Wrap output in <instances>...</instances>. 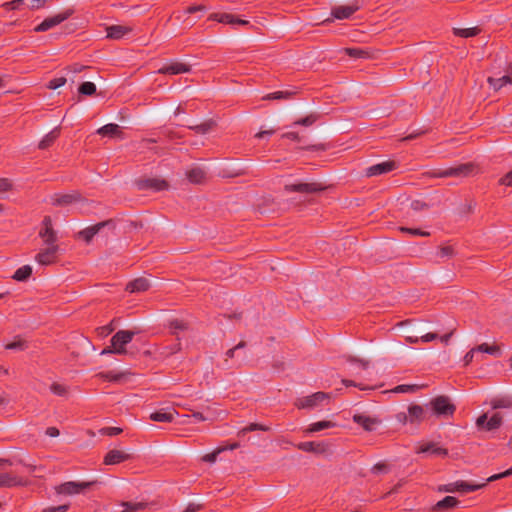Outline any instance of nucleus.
Segmentation results:
<instances>
[{"instance_id": "c9c22d12", "label": "nucleus", "mask_w": 512, "mask_h": 512, "mask_svg": "<svg viewBox=\"0 0 512 512\" xmlns=\"http://www.w3.org/2000/svg\"><path fill=\"white\" fill-rule=\"evenodd\" d=\"M481 29L479 27L472 28H453V34L462 38L475 37L480 34Z\"/></svg>"}, {"instance_id": "774afa93", "label": "nucleus", "mask_w": 512, "mask_h": 512, "mask_svg": "<svg viewBox=\"0 0 512 512\" xmlns=\"http://www.w3.org/2000/svg\"><path fill=\"white\" fill-rule=\"evenodd\" d=\"M500 183L512 187V170L500 179Z\"/></svg>"}, {"instance_id": "dca6fc26", "label": "nucleus", "mask_w": 512, "mask_h": 512, "mask_svg": "<svg viewBox=\"0 0 512 512\" xmlns=\"http://www.w3.org/2000/svg\"><path fill=\"white\" fill-rule=\"evenodd\" d=\"M484 485L485 484L472 485L467 482L460 481V482H454V483L440 486L439 490L442 492H449V493H453L456 491L468 492V491H475V490L483 487Z\"/></svg>"}, {"instance_id": "f704fd0d", "label": "nucleus", "mask_w": 512, "mask_h": 512, "mask_svg": "<svg viewBox=\"0 0 512 512\" xmlns=\"http://www.w3.org/2000/svg\"><path fill=\"white\" fill-rule=\"evenodd\" d=\"M335 426H336V424L334 422L323 420V421H319V422L310 424L308 426V428L305 430V433L306 434L315 433V432H319L324 429L333 428Z\"/></svg>"}, {"instance_id": "f3484780", "label": "nucleus", "mask_w": 512, "mask_h": 512, "mask_svg": "<svg viewBox=\"0 0 512 512\" xmlns=\"http://www.w3.org/2000/svg\"><path fill=\"white\" fill-rule=\"evenodd\" d=\"M48 247L36 255V261L41 265H49L54 262L55 255L58 251V246L47 244Z\"/></svg>"}, {"instance_id": "4be33fe9", "label": "nucleus", "mask_w": 512, "mask_h": 512, "mask_svg": "<svg viewBox=\"0 0 512 512\" xmlns=\"http://www.w3.org/2000/svg\"><path fill=\"white\" fill-rule=\"evenodd\" d=\"M244 347H245V342L241 341L235 347H233L232 349H229L226 352V359L224 361V367L225 368L229 369V368H232V367H235V366H240L242 364V362L245 360V357L239 358V356H237V359L235 361H233L232 363H229V359L230 358H234L236 356V353L240 349H243Z\"/></svg>"}, {"instance_id": "aec40b11", "label": "nucleus", "mask_w": 512, "mask_h": 512, "mask_svg": "<svg viewBox=\"0 0 512 512\" xmlns=\"http://www.w3.org/2000/svg\"><path fill=\"white\" fill-rule=\"evenodd\" d=\"M178 415V412L175 409L167 408L160 409L150 414L149 418L155 422H172L174 417Z\"/></svg>"}, {"instance_id": "5fc2aeb1", "label": "nucleus", "mask_w": 512, "mask_h": 512, "mask_svg": "<svg viewBox=\"0 0 512 512\" xmlns=\"http://www.w3.org/2000/svg\"><path fill=\"white\" fill-rule=\"evenodd\" d=\"M493 409L508 408L511 406V402L506 399H495L491 402Z\"/></svg>"}, {"instance_id": "680f3d73", "label": "nucleus", "mask_w": 512, "mask_h": 512, "mask_svg": "<svg viewBox=\"0 0 512 512\" xmlns=\"http://www.w3.org/2000/svg\"><path fill=\"white\" fill-rule=\"evenodd\" d=\"M454 254V250L451 246H443L439 250L440 257H451Z\"/></svg>"}, {"instance_id": "864d4df0", "label": "nucleus", "mask_w": 512, "mask_h": 512, "mask_svg": "<svg viewBox=\"0 0 512 512\" xmlns=\"http://www.w3.org/2000/svg\"><path fill=\"white\" fill-rule=\"evenodd\" d=\"M418 389L417 385H399L394 388V392L396 393H409L414 392Z\"/></svg>"}, {"instance_id": "393cba45", "label": "nucleus", "mask_w": 512, "mask_h": 512, "mask_svg": "<svg viewBox=\"0 0 512 512\" xmlns=\"http://www.w3.org/2000/svg\"><path fill=\"white\" fill-rule=\"evenodd\" d=\"M132 31L131 27L122 25H111L106 28L107 37L110 39H121Z\"/></svg>"}, {"instance_id": "f03ea898", "label": "nucleus", "mask_w": 512, "mask_h": 512, "mask_svg": "<svg viewBox=\"0 0 512 512\" xmlns=\"http://www.w3.org/2000/svg\"><path fill=\"white\" fill-rule=\"evenodd\" d=\"M477 172V166L473 163H463L445 170L433 172L435 177H467Z\"/></svg>"}, {"instance_id": "49530a36", "label": "nucleus", "mask_w": 512, "mask_h": 512, "mask_svg": "<svg viewBox=\"0 0 512 512\" xmlns=\"http://www.w3.org/2000/svg\"><path fill=\"white\" fill-rule=\"evenodd\" d=\"M225 450H226L225 447H218L212 453H209V454H206L205 456H203L202 459H203V461H206L209 463H214L217 460V456Z\"/></svg>"}, {"instance_id": "ea45409f", "label": "nucleus", "mask_w": 512, "mask_h": 512, "mask_svg": "<svg viewBox=\"0 0 512 512\" xmlns=\"http://www.w3.org/2000/svg\"><path fill=\"white\" fill-rule=\"evenodd\" d=\"M192 416L198 421H214L217 418L215 411L210 408L205 413L193 412Z\"/></svg>"}, {"instance_id": "72a5a7b5", "label": "nucleus", "mask_w": 512, "mask_h": 512, "mask_svg": "<svg viewBox=\"0 0 512 512\" xmlns=\"http://www.w3.org/2000/svg\"><path fill=\"white\" fill-rule=\"evenodd\" d=\"M409 422L418 423L424 418V408L419 405H411L408 407Z\"/></svg>"}, {"instance_id": "4d7b16f0", "label": "nucleus", "mask_w": 512, "mask_h": 512, "mask_svg": "<svg viewBox=\"0 0 512 512\" xmlns=\"http://www.w3.org/2000/svg\"><path fill=\"white\" fill-rule=\"evenodd\" d=\"M170 327L174 330V333H176L177 330H186L187 324L180 319H174L170 323Z\"/></svg>"}, {"instance_id": "58836bf2", "label": "nucleus", "mask_w": 512, "mask_h": 512, "mask_svg": "<svg viewBox=\"0 0 512 512\" xmlns=\"http://www.w3.org/2000/svg\"><path fill=\"white\" fill-rule=\"evenodd\" d=\"M344 53L351 58L360 59L368 58L370 53L367 50L361 48H344Z\"/></svg>"}, {"instance_id": "2f4dec72", "label": "nucleus", "mask_w": 512, "mask_h": 512, "mask_svg": "<svg viewBox=\"0 0 512 512\" xmlns=\"http://www.w3.org/2000/svg\"><path fill=\"white\" fill-rule=\"evenodd\" d=\"M487 82L495 91H498L507 84H512V75H504L500 78L488 77Z\"/></svg>"}, {"instance_id": "7ed1b4c3", "label": "nucleus", "mask_w": 512, "mask_h": 512, "mask_svg": "<svg viewBox=\"0 0 512 512\" xmlns=\"http://www.w3.org/2000/svg\"><path fill=\"white\" fill-rule=\"evenodd\" d=\"M74 13L73 9H67L61 13L45 18L34 28L35 32H45L67 20Z\"/></svg>"}, {"instance_id": "e433bc0d", "label": "nucleus", "mask_w": 512, "mask_h": 512, "mask_svg": "<svg viewBox=\"0 0 512 512\" xmlns=\"http://www.w3.org/2000/svg\"><path fill=\"white\" fill-rule=\"evenodd\" d=\"M457 504L458 501L455 497L447 496L433 506V511H442L445 509H449L455 507Z\"/></svg>"}, {"instance_id": "7c9ffc66", "label": "nucleus", "mask_w": 512, "mask_h": 512, "mask_svg": "<svg viewBox=\"0 0 512 512\" xmlns=\"http://www.w3.org/2000/svg\"><path fill=\"white\" fill-rule=\"evenodd\" d=\"M186 177L191 183L201 184L206 180V172L202 168L195 167L186 172Z\"/></svg>"}, {"instance_id": "13d9d810", "label": "nucleus", "mask_w": 512, "mask_h": 512, "mask_svg": "<svg viewBox=\"0 0 512 512\" xmlns=\"http://www.w3.org/2000/svg\"><path fill=\"white\" fill-rule=\"evenodd\" d=\"M101 434L114 436L118 435L122 432V429L119 427H105L99 430Z\"/></svg>"}, {"instance_id": "338daca9", "label": "nucleus", "mask_w": 512, "mask_h": 512, "mask_svg": "<svg viewBox=\"0 0 512 512\" xmlns=\"http://www.w3.org/2000/svg\"><path fill=\"white\" fill-rule=\"evenodd\" d=\"M476 352H477V349L473 348L469 352L466 353V355L463 358L465 365H468L473 361Z\"/></svg>"}, {"instance_id": "3c124183", "label": "nucleus", "mask_w": 512, "mask_h": 512, "mask_svg": "<svg viewBox=\"0 0 512 512\" xmlns=\"http://www.w3.org/2000/svg\"><path fill=\"white\" fill-rule=\"evenodd\" d=\"M14 188L12 180L9 178H0V192H8Z\"/></svg>"}, {"instance_id": "cd10ccee", "label": "nucleus", "mask_w": 512, "mask_h": 512, "mask_svg": "<svg viewBox=\"0 0 512 512\" xmlns=\"http://www.w3.org/2000/svg\"><path fill=\"white\" fill-rule=\"evenodd\" d=\"M358 10L357 6H338L332 9V16L336 19H347Z\"/></svg>"}, {"instance_id": "6e6d98bb", "label": "nucleus", "mask_w": 512, "mask_h": 512, "mask_svg": "<svg viewBox=\"0 0 512 512\" xmlns=\"http://www.w3.org/2000/svg\"><path fill=\"white\" fill-rule=\"evenodd\" d=\"M51 391L59 396H65L67 393V389L65 386L59 384V383H53L50 387Z\"/></svg>"}, {"instance_id": "f257e3e1", "label": "nucleus", "mask_w": 512, "mask_h": 512, "mask_svg": "<svg viewBox=\"0 0 512 512\" xmlns=\"http://www.w3.org/2000/svg\"><path fill=\"white\" fill-rule=\"evenodd\" d=\"M404 326L405 338L411 344L422 342H431L438 339V334L434 332H426L423 325L420 324H402Z\"/></svg>"}, {"instance_id": "39448f33", "label": "nucleus", "mask_w": 512, "mask_h": 512, "mask_svg": "<svg viewBox=\"0 0 512 512\" xmlns=\"http://www.w3.org/2000/svg\"><path fill=\"white\" fill-rule=\"evenodd\" d=\"M330 399V395L324 392H317L312 395L302 397L296 400L295 405L300 409H314L323 402Z\"/></svg>"}, {"instance_id": "5701e85b", "label": "nucleus", "mask_w": 512, "mask_h": 512, "mask_svg": "<svg viewBox=\"0 0 512 512\" xmlns=\"http://www.w3.org/2000/svg\"><path fill=\"white\" fill-rule=\"evenodd\" d=\"M298 448L305 452L324 454L328 451V444L325 442H303L298 445Z\"/></svg>"}, {"instance_id": "4c0bfd02", "label": "nucleus", "mask_w": 512, "mask_h": 512, "mask_svg": "<svg viewBox=\"0 0 512 512\" xmlns=\"http://www.w3.org/2000/svg\"><path fill=\"white\" fill-rule=\"evenodd\" d=\"M419 453L429 452L436 456H445L447 455V450L441 447H436L434 444H427L420 447Z\"/></svg>"}, {"instance_id": "2eb2a0df", "label": "nucleus", "mask_w": 512, "mask_h": 512, "mask_svg": "<svg viewBox=\"0 0 512 512\" xmlns=\"http://www.w3.org/2000/svg\"><path fill=\"white\" fill-rule=\"evenodd\" d=\"M132 453L128 450L112 449L104 457L106 465H115L125 462L131 458Z\"/></svg>"}, {"instance_id": "4468645a", "label": "nucleus", "mask_w": 512, "mask_h": 512, "mask_svg": "<svg viewBox=\"0 0 512 512\" xmlns=\"http://www.w3.org/2000/svg\"><path fill=\"white\" fill-rule=\"evenodd\" d=\"M191 71V65L187 63L182 62H171L167 65H164L160 69H158L159 74L163 75H178V74H184L189 73Z\"/></svg>"}, {"instance_id": "e2e57ef3", "label": "nucleus", "mask_w": 512, "mask_h": 512, "mask_svg": "<svg viewBox=\"0 0 512 512\" xmlns=\"http://www.w3.org/2000/svg\"><path fill=\"white\" fill-rule=\"evenodd\" d=\"M206 10V6L205 5H191V6H188L185 10V13L186 14H193V13H196V12H199V11H205Z\"/></svg>"}, {"instance_id": "603ef678", "label": "nucleus", "mask_w": 512, "mask_h": 512, "mask_svg": "<svg viewBox=\"0 0 512 512\" xmlns=\"http://www.w3.org/2000/svg\"><path fill=\"white\" fill-rule=\"evenodd\" d=\"M7 349L11 350H23L25 348V342L21 338H17L15 341L6 345Z\"/></svg>"}, {"instance_id": "de8ad7c7", "label": "nucleus", "mask_w": 512, "mask_h": 512, "mask_svg": "<svg viewBox=\"0 0 512 512\" xmlns=\"http://www.w3.org/2000/svg\"><path fill=\"white\" fill-rule=\"evenodd\" d=\"M24 4V0H12L5 2L1 5L2 8H4L7 11L10 10H17Z\"/></svg>"}, {"instance_id": "a878e982", "label": "nucleus", "mask_w": 512, "mask_h": 512, "mask_svg": "<svg viewBox=\"0 0 512 512\" xmlns=\"http://www.w3.org/2000/svg\"><path fill=\"white\" fill-rule=\"evenodd\" d=\"M150 286L151 284L148 279L137 278L133 281H130L126 286V289L131 293H140L148 290Z\"/></svg>"}, {"instance_id": "f8f14e48", "label": "nucleus", "mask_w": 512, "mask_h": 512, "mask_svg": "<svg viewBox=\"0 0 512 512\" xmlns=\"http://www.w3.org/2000/svg\"><path fill=\"white\" fill-rule=\"evenodd\" d=\"M434 412L439 416H449L455 411V407L450 403L449 399L445 396H439L430 402Z\"/></svg>"}, {"instance_id": "9d476101", "label": "nucleus", "mask_w": 512, "mask_h": 512, "mask_svg": "<svg viewBox=\"0 0 512 512\" xmlns=\"http://www.w3.org/2000/svg\"><path fill=\"white\" fill-rule=\"evenodd\" d=\"M50 202L58 206H73L78 210L83 209L82 199L75 194H54Z\"/></svg>"}, {"instance_id": "20e7f679", "label": "nucleus", "mask_w": 512, "mask_h": 512, "mask_svg": "<svg viewBox=\"0 0 512 512\" xmlns=\"http://www.w3.org/2000/svg\"><path fill=\"white\" fill-rule=\"evenodd\" d=\"M502 423L503 416L497 412L490 416L488 413H484L476 419L477 428L486 431L496 430L502 425Z\"/></svg>"}, {"instance_id": "c756f323", "label": "nucleus", "mask_w": 512, "mask_h": 512, "mask_svg": "<svg viewBox=\"0 0 512 512\" xmlns=\"http://www.w3.org/2000/svg\"><path fill=\"white\" fill-rule=\"evenodd\" d=\"M99 376L103 378L104 380L115 382V383H124L128 381L131 377L130 373L128 372H107V373H100Z\"/></svg>"}, {"instance_id": "423d86ee", "label": "nucleus", "mask_w": 512, "mask_h": 512, "mask_svg": "<svg viewBox=\"0 0 512 512\" xmlns=\"http://www.w3.org/2000/svg\"><path fill=\"white\" fill-rule=\"evenodd\" d=\"M134 332L128 330L118 331L111 339L113 347V354H125L127 352L125 345L130 343L133 339Z\"/></svg>"}, {"instance_id": "ddd939ff", "label": "nucleus", "mask_w": 512, "mask_h": 512, "mask_svg": "<svg viewBox=\"0 0 512 512\" xmlns=\"http://www.w3.org/2000/svg\"><path fill=\"white\" fill-rule=\"evenodd\" d=\"M209 20L217 21L223 24L230 25H241V26H249L250 22L248 20L240 19L234 14L230 13H212L209 15Z\"/></svg>"}, {"instance_id": "c85d7f7f", "label": "nucleus", "mask_w": 512, "mask_h": 512, "mask_svg": "<svg viewBox=\"0 0 512 512\" xmlns=\"http://www.w3.org/2000/svg\"><path fill=\"white\" fill-rule=\"evenodd\" d=\"M59 136L60 128L56 127L43 137L38 144V148L44 150L51 147Z\"/></svg>"}, {"instance_id": "b1692460", "label": "nucleus", "mask_w": 512, "mask_h": 512, "mask_svg": "<svg viewBox=\"0 0 512 512\" xmlns=\"http://www.w3.org/2000/svg\"><path fill=\"white\" fill-rule=\"evenodd\" d=\"M353 420L354 422L361 425L366 431L374 430L379 423V421L376 418L364 414H354Z\"/></svg>"}, {"instance_id": "c03bdc74", "label": "nucleus", "mask_w": 512, "mask_h": 512, "mask_svg": "<svg viewBox=\"0 0 512 512\" xmlns=\"http://www.w3.org/2000/svg\"><path fill=\"white\" fill-rule=\"evenodd\" d=\"M43 226L46 229V232H49V238L46 239V244L54 243L55 240H56V233L52 229V224H51V218L50 217H45L44 218Z\"/></svg>"}, {"instance_id": "bb28decb", "label": "nucleus", "mask_w": 512, "mask_h": 512, "mask_svg": "<svg viewBox=\"0 0 512 512\" xmlns=\"http://www.w3.org/2000/svg\"><path fill=\"white\" fill-rule=\"evenodd\" d=\"M298 94L297 89L275 91L262 97V100H289Z\"/></svg>"}, {"instance_id": "bf43d9fd", "label": "nucleus", "mask_w": 512, "mask_h": 512, "mask_svg": "<svg viewBox=\"0 0 512 512\" xmlns=\"http://www.w3.org/2000/svg\"><path fill=\"white\" fill-rule=\"evenodd\" d=\"M351 364H357L361 366L363 369H367L369 367V361L364 359H359L354 356H349L347 359Z\"/></svg>"}, {"instance_id": "9b49d317", "label": "nucleus", "mask_w": 512, "mask_h": 512, "mask_svg": "<svg viewBox=\"0 0 512 512\" xmlns=\"http://www.w3.org/2000/svg\"><path fill=\"white\" fill-rule=\"evenodd\" d=\"M90 485V482L69 481L56 486L55 491L57 494L61 495H77L88 488Z\"/></svg>"}, {"instance_id": "6ab92c4d", "label": "nucleus", "mask_w": 512, "mask_h": 512, "mask_svg": "<svg viewBox=\"0 0 512 512\" xmlns=\"http://www.w3.org/2000/svg\"><path fill=\"white\" fill-rule=\"evenodd\" d=\"M26 481L12 472H0V487H14L25 485Z\"/></svg>"}, {"instance_id": "79ce46f5", "label": "nucleus", "mask_w": 512, "mask_h": 512, "mask_svg": "<svg viewBox=\"0 0 512 512\" xmlns=\"http://www.w3.org/2000/svg\"><path fill=\"white\" fill-rule=\"evenodd\" d=\"M31 273L32 267L29 265H25L15 271L13 278L16 279L17 281H24L31 275Z\"/></svg>"}, {"instance_id": "a18cd8bd", "label": "nucleus", "mask_w": 512, "mask_h": 512, "mask_svg": "<svg viewBox=\"0 0 512 512\" xmlns=\"http://www.w3.org/2000/svg\"><path fill=\"white\" fill-rule=\"evenodd\" d=\"M476 349L478 352H484V353H488V354L495 355V356L500 354L499 347L491 346L486 343H483V344L477 346Z\"/></svg>"}, {"instance_id": "8fccbe9b", "label": "nucleus", "mask_w": 512, "mask_h": 512, "mask_svg": "<svg viewBox=\"0 0 512 512\" xmlns=\"http://www.w3.org/2000/svg\"><path fill=\"white\" fill-rule=\"evenodd\" d=\"M254 430H262V431H266L268 430V428L264 425H260V424H250L249 426L241 429L239 432H238V435L239 436H244L247 432L249 431H254Z\"/></svg>"}, {"instance_id": "0eeeda50", "label": "nucleus", "mask_w": 512, "mask_h": 512, "mask_svg": "<svg viewBox=\"0 0 512 512\" xmlns=\"http://www.w3.org/2000/svg\"><path fill=\"white\" fill-rule=\"evenodd\" d=\"M399 167L398 162L395 160H387L381 163L374 164L372 166H369L364 171V176L370 178V177H376L384 174H388L394 170H396Z\"/></svg>"}, {"instance_id": "a211bd4d", "label": "nucleus", "mask_w": 512, "mask_h": 512, "mask_svg": "<svg viewBox=\"0 0 512 512\" xmlns=\"http://www.w3.org/2000/svg\"><path fill=\"white\" fill-rule=\"evenodd\" d=\"M111 225L110 221H103L95 225L89 226L78 233V236L85 242L89 243L93 237L98 234L104 227Z\"/></svg>"}, {"instance_id": "1a4fd4ad", "label": "nucleus", "mask_w": 512, "mask_h": 512, "mask_svg": "<svg viewBox=\"0 0 512 512\" xmlns=\"http://www.w3.org/2000/svg\"><path fill=\"white\" fill-rule=\"evenodd\" d=\"M332 185H324L322 183H298L285 185L286 192H323L328 189H333Z\"/></svg>"}, {"instance_id": "a19ab883", "label": "nucleus", "mask_w": 512, "mask_h": 512, "mask_svg": "<svg viewBox=\"0 0 512 512\" xmlns=\"http://www.w3.org/2000/svg\"><path fill=\"white\" fill-rule=\"evenodd\" d=\"M320 118V115L318 113H311L307 115L306 117L300 118L297 121L294 122V125H301V126H311L316 121H318Z\"/></svg>"}, {"instance_id": "473e14b6", "label": "nucleus", "mask_w": 512, "mask_h": 512, "mask_svg": "<svg viewBox=\"0 0 512 512\" xmlns=\"http://www.w3.org/2000/svg\"><path fill=\"white\" fill-rule=\"evenodd\" d=\"M217 126V123L213 119L204 121L199 125L188 126L189 129L193 130L197 134H207Z\"/></svg>"}, {"instance_id": "0e129e2a", "label": "nucleus", "mask_w": 512, "mask_h": 512, "mask_svg": "<svg viewBox=\"0 0 512 512\" xmlns=\"http://www.w3.org/2000/svg\"><path fill=\"white\" fill-rule=\"evenodd\" d=\"M510 475H512V467L510 469L506 470L503 473L492 475L491 477H489L487 479V481L488 482L495 481V480H498V479H501V478H504V477H508Z\"/></svg>"}, {"instance_id": "6e6552de", "label": "nucleus", "mask_w": 512, "mask_h": 512, "mask_svg": "<svg viewBox=\"0 0 512 512\" xmlns=\"http://www.w3.org/2000/svg\"><path fill=\"white\" fill-rule=\"evenodd\" d=\"M135 184L138 190L165 191L169 188L168 182L159 178H139Z\"/></svg>"}, {"instance_id": "052dcab7", "label": "nucleus", "mask_w": 512, "mask_h": 512, "mask_svg": "<svg viewBox=\"0 0 512 512\" xmlns=\"http://www.w3.org/2000/svg\"><path fill=\"white\" fill-rule=\"evenodd\" d=\"M69 508L68 504L59 505L55 507H48L43 509L41 512H66Z\"/></svg>"}, {"instance_id": "09e8293b", "label": "nucleus", "mask_w": 512, "mask_h": 512, "mask_svg": "<svg viewBox=\"0 0 512 512\" xmlns=\"http://www.w3.org/2000/svg\"><path fill=\"white\" fill-rule=\"evenodd\" d=\"M66 83L65 77H58L50 80L47 84V88L51 90H55L59 87H62Z\"/></svg>"}, {"instance_id": "37998d69", "label": "nucleus", "mask_w": 512, "mask_h": 512, "mask_svg": "<svg viewBox=\"0 0 512 512\" xmlns=\"http://www.w3.org/2000/svg\"><path fill=\"white\" fill-rule=\"evenodd\" d=\"M81 95L92 96L96 93V85L93 82H83L78 88Z\"/></svg>"}, {"instance_id": "69168bd1", "label": "nucleus", "mask_w": 512, "mask_h": 512, "mask_svg": "<svg viewBox=\"0 0 512 512\" xmlns=\"http://www.w3.org/2000/svg\"><path fill=\"white\" fill-rule=\"evenodd\" d=\"M87 67L84 66V65H81L79 63H74L72 65H69L66 70L68 72H72V73H80L82 72L84 69H86Z\"/></svg>"}, {"instance_id": "412c9836", "label": "nucleus", "mask_w": 512, "mask_h": 512, "mask_svg": "<svg viewBox=\"0 0 512 512\" xmlns=\"http://www.w3.org/2000/svg\"><path fill=\"white\" fill-rule=\"evenodd\" d=\"M97 133L101 136H107L110 138H120V139L124 138V133L122 131V128L118 124H115V123H109V124H106V125L100 127L97 130Z\"/></svg>"}]
</instances>
